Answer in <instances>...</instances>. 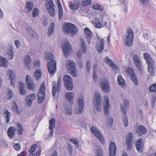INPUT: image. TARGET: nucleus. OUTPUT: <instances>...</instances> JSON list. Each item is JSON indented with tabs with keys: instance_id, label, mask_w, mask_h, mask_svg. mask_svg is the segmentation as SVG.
I'll return each instance as SVG.
<instances>
[{
	"instance_id": "f03ea898",
	"label": "nucleus",
	"mask_w": 156,
	"mask_h": 156,
	"mask_svg": "<svg viewBox=\"0 0 156 156\" xmlns=\"http://www.w3.org/2000/svg\"><path fill=\"white\" fill-rule=\"evenodd\" d=\"M44 82L41 85L38 94L37 102L39 104L41 103L44 100L45 96V87Z\"/></svg>"
},
{
	"instance_id": "b1692460",
	"label": "nucleus",
	"mask_w": 156,
	"mask_h": 156,
	"mask_svg": "<svg viewBox=\"0 0 156 156\" xmlns=\"http://www.w3.org/2000/svg\"><path fill=\"white\" fill-rule=\"evenodd\" d=\"M105 62L108 65L113 67L114 68H118V66L115 64L112 60L109 59L108 57H105Z\"/></svg>"
},
{
	"instance_id": "4be33fe9",
	"label": "nucleus",
	"mask_w": 156,
	"mask_h": 156,
	"mask_svg": "<svg viewBox=\"0 0 156 156\" xmlns=\"http://www.w3.org/2000/svg\"><path fill=\"white\" fill-rule=\"evenodd\" d=\"M55 127V120L54 119H51L49 122V129H50L49 136H52L53 135V129Z\"/></svg>"
},
{
	"instance_id": "39448f33",
	"label": "nucleus",
	"mask_w": 156,
	"mask_h": 156,
	"mask_svg": "<svg viewBox=\"0 0 156 156\" xmlns=\"http://www.w3.org/2000/svg\"><path fill=\"white\" fill-rule=\"evenodd\" d=\"M133 39V33L132 30L130 29L127 31L126 36L124 39L125 44L128 46H131Z\"/></svg>"
},
{
	"instance_id": "774afa93",
	"label": "nucleus",
	"mask_w": 156,
	"mask_h": 156,
	"mask_svg": "<svg viewBox=\"0 0 156 156\" xmlns=\"http://www.w3.org/2000/svg\"><path fill=\"white\" fill-rule=\"evenodd\" d=\"M96 156H103V151L101 149H98L97 151Z\"/></svg>"
},
{
	"instance_id": "cd10ccee",
	"label": "nucleus",
	"mask_w": 156,
	"mask_h": 156,
	"mask_svg": "<svg viewBox=\"0 0 156 156\" xmlns=\"http://www.w3.org/2000/svg\"><path fill=\"white\" fill-rule=\"evenodd\" d=\"M19 93L22 95H25L27 92L26 90L25 89L24 87L22 82H20L19 83Z\"/></svg>"
},
{
	"instance_id": "0e129e2a",
	"label": "nucleus",
	"mask_w": 156,
	"mask_h": 156,
	"mask_svg": "<svg viewBox=\"0 0 156 156\" xmlns=\"http://www.w3.org/2000/svg\"><path fill=\"white\" fill-rule=\"evenodd\" d=\"M8 72L9 73V77L10 79H14V73L13 71L10 69L8 70Z\"/></svg>"
},
{
	"instance_id": "9d476101",
	"label": "nucleus",
	"mask_w": 156,
	"mask_h": 156,
	"mask_svg": "<svg viewBox=\"0 0 156 156\" xmlns=\"http://www.w3.org/2000/svg\"><path fill=\"white\" fill-rule=\"evenodd\" d=\"M62 49L65 56L71 54L72 52L71 46L69 42H65L63 44Z\"/></svg>"
},
{
	"instance_id": "473e14b6",
	"label": "nucleus",
	"mask_w": 156,
	"mask_h": 156,
	"mask_svg": "<svg viewBox=\"0 0 156 156\" xmlns=\"http://www.w3.org/2000/svg\"><path fill=\"white\" fill-rule=\"evenodd\" d=\"M7 54L9 59L12 60L13 59L14 56V51L12 47H9L7 51Z\"/></svg>"
},
{
	"instance_id": "ddd939ff",
	"label": "nucleus",
	"mask_w": 156,
	"mask_h": 156,
	"mask_svg": "<svg viewBox=\"0 0 156 156\" xmlns=\"http://www.w3.org/2000/svg\"><path fill=\"white\" fill-rule=\"evenodd\" d=\"M109 156H116L117 153V147L115 143L111 142L109 147Z\"/></svg>"
},
{
	"instance_id": "4468645a",
	"label": "nucleus",
	"mask_w": 156,
	"mask_h": 156,
	"mask_svg": "<svg viewBox=\"0 0 156 156\" xmlns=\"http://www.w3.org/2000/svg\"><path fill=\"white\" fill-rule=\"evenodd\" d=\"M25 81L27 88L30 90H33L35 88L34 81L27 75L26 77Z\"/></svg>"
},
{
	"instance_id": "603ef678",
	"label": "nucleus",
	"mask_w": 156,
	"mask_h": 156,
	"mask_svg": "<svg viewBox=\"0 0 156 156\" xmlns=\"http://www.w3.org/2000/svg\"><path fill=\"white\" fill-rule=\"evenodd\" d=\"M141 5L144 6L147 5L149 4L148 0H139Z\"/></svg>"
},
{
	"instance_id": "13d9d810",
	"label": "nucleus",
	"mask_w": 156,
	"mask_h": 156,
	"mask_svg": "<svg viewBox=\"0 0 156 156\" xmlns=\"http://www.w3.org/2000/svg\"><path fill=\"white\" fill-rule=\"evenodd\" d=\"M37 145L35 144H33L31 146L30 149L29 150V151L30 153H32L35 151L36 150Z\"/></svg>"
},
{
	"instance_id": "a878e982",
	"label": "nucleus",
	"mask_w": 156,
	"mask_h": 156,
	"mask_svg": "<svg viewBox=\"0 0 156 156\" xmlns=\"http://www.w3.org/2000/svg\"><path fill=\"white\" fill-rule=\"evenodd\" d=\"M4 118L6 120V122H9L10 120L11 117V114L7 109L4 110L3 113Z\"/></svg>"
},
{
	"instance_id": "412c9836",
	"label": "nucleus",
	"mask_w": 156,
	"mask_h": 156,
	"mask_svg": "<svg viewBox=\"0 0 156 156\" xmlns=\"http://www.w3.org/2000/svg\"><path fill=\"white\" fill-rule=\"evenodd\" d=\"M147 132V129L145 127L141 125L139 126L136 131L137 133L139 135H142L146 133Z\"/></svg>"
},
{
	"instance_id": "37998d69",
	"label": "nucleus",
	"mask_w": 156,
	"mask_h": 156,
	"mask_svg": "<svg viewBox=\"0 0 156 156\" xmlns=\"http://www.w3.org/2000/svg\"><path fill=\"white\" fill-rule=\"evenodd\" d=\"M68 72L70 73L71 75L73 76H76L77 73L78 71L77 69H68Z\"/></svg>"
},
{
	"instance_id": "1a4fd4ad",
	"label": "nucleus",
	"mask_w": 156,
	"mask_h": 156,
	"mask_svg": "<svg viewBox=\"0 0 156 156\" xmlns=\"http://www.w3.org/2000/svg\"><path fill=\"white\" fill-rule=\"evenodd\" d=\"M134 140L133 135L132 133L129 132L126 136V140L127 145L126 150L128 151H130L132 148V143Z\"/></svg>"
},
{
	"instance_id": "2f4dec72",
	"label": "nucleus",
	"mask_w": 156,
	"mask_h": 156,
	"mask_svg": "<svg viewBox=\"0 0 156 156\" xmlns=\"http://www.w3.org/2000/svg\"><path fill=\"white\" fill-rule=\"evenodd\" d=\"M66 66L69 67V68H76V65L75 62L72 60H68L66 63Z\"/></svg>"
},
{
	"instance_id": "49530a36",
	"label": "nucleus",
	"mask_w": 156,
	"mask_h": 156,
	"mask_svg": "<svg viewBox=\"0 0 156 156\" xmlns=\"http://www.w3.org/2000/svg\"><path fill=\"white\" fill-rule=\"evenodd\" d=\"M122 122L124 123V125L125 127H126L128 124V117L126 115V114L123 117Z\"/></svg>"
},
{
	"instance_id": "f704fd0d",
	"label": "nucleus",
	"mask_w": 156,
	"mask_h": 156,
	"mask_svg": "<svg viewBox=\"0 0 156 156\" xmlns=\"http://www.w3.org/2000/svg\"><path fill=\"white\" fill-rule=\"evenodd\" d=\"M58 15L59 19L61 20L63 16V11L62 10V7L61 4L59 2V3H58Z\"/></svg>"
},
{
	"instance_id": "680f3d73",
	"label": "nucleus",
	"mask_w": 156,
	"mask_h": 156,
	"mask_svg": "<svg viewBox=\"0 0 156 156\" xmlns=\"http://www.w3.org/2000/svg\"><path fill=\"white\" fill-rule=\"evenodd\" d=\"M108 125L110 126H112L113 125V119L112 118H108Z\"/></svg>"
},
{
	"instance_id": "4d7b16f0",
	"label": "nucleus",
	"mask_w": 156,
	"mask_h": 156,
	"mask_svg": "<svg viewBox=\"0 0 156 156\" xmlns=\"http://www.w3.org/2000/svg\"><path fill=\"white\" fill-rule=\"evenodd\" d=\"M149 90L151 92H156V84L151 85L149 87Z\"/></svg>"
},
{
	"instance_id": "ea45409f",
	"label": "nucleus",
	"mask_w": 156,
	"mask_h": 156,
	"mask_svg": "<svg viewBox=\"0 0 156 156\" xmlns=\"http://www.w3.org/2000/svg\"><path fill=\"white\" fill-rule=\"evenodd\" d=\"M26 7L27 11L30 12L32 10L34 7L33 4L30 2H28L26 4Z\"/></svg>"
},
{
	"instance_id": "052dcab7",
	"label": "nucleus",
	"mask_w": 156,
	"mask_h": 156,
	"mask_svg": "<svg viewBox=\"0 0 156 156\" xmlns=\"http://www.w3.org/2000/svg\"><path fill=\"white\" fill-rule=\"evenodd\" d=\"M33 64L35 67H39L40 65V61L39 60L34 61L33 62Z\"/></svg>"
},
{
	"instance_id": "864d4df0",
	"label": "nucleus",
	"mask_w": 156,
	"mask_h": 156,
	"mask_svg": "<svg viewBox=\"0 0 156 156\" xmlns=\"http://www.w3.org/2000/svg\"><path fill=\"white\" fill-rule=\"evenodd\" d=\"M65 108L69 115H71L72 113V108L71 106H65Z\"/></svg>"
},
{
	"instance_id": "58836bf2",
	"label": "nucleus",
	"mask_w": 156,
	"mask_h": 156,
	"mask_svg": "<svg viewBox=\"0 0 156 156\" xmlns=\"http://www.w3.org/2000/svg\"><path fill=\"white\" fill-rule=\"evenodd\" d=\"M55 25V23H54L52 22L51 23L50 26L48 30V34L49 36H51V35L53 33L54 30V27Z\"/></svg>"
},
{
	"instance_id": "8fccbe9b",
	"label": "nucleus",
	"mask_w": 156,
	"mask_h": 156,
	"mask_svg": "<svg viewBox=\"0 0 156 156\" xmlns=\"http://www.w3.org/2000/svg\"><path fill=\"white\" fill-rule=\"evenodd\" d=\"M91 0H82V4L83 6H85L91 3Z\"/></svg>"
},
{
	"instance_id": "e433bc0d",
	"label": "nucleus",
	"mask_w": 156,
	"mask_h": 156,
	"mask_svg": "<svg viewBox=\"0 0 156 156\" xmlns=\"http://www.w3.org/2000/svg\"><path fill=\"white\" fill-rule=\"evenodd\" d=\"M24 61L25 63L26 66L30 68V66L31 62V59L29 55H26L24 57Z\"/></svg>"
},
{
	"instance_id": "338daca9",
	"label": "nucleus",
	"mask_w": 156,
	"mask_h": 156,
	"mask_svg": "<svg viewBox=\"0 0 156 156\" xmlns=\"http://www.w3.org/2000/svg\"><path fill=\"white\" fill-rule=\"evenodd\" d=\"M49 73L52 75L55 74L56 71V69H48Z\"/></svg>"
},
{
	"instance_id": "bf43d9fd",
	"label": "nucleus",
	"mask_w": 156,
	"mask_h": 156,
	"mask_svg": "<svg viewBox=\"0 0 156 156\" xmlns=\"http://www.w3.org/2000/svg\"><path fill=\"white\" fill-rule=\"evenodd\" d=\"M35 76L37 78L40 77L41 76V73L39 69H37L35 72Z\"/></svg>"
},
{
	"instance_id": "aec40b11",
	"label": "nucleus",
	"mask_w": 156,
	"mask_h": 156,
	"mask_svg": "<svg viewBox=\"0 0 156 156\" xmlns=\"http://www.w3.org/2000/svg\"><path fill=\"white\" fill-rule=\"evenodd\" d=\"M35 94H33L27 96L26 99L27 105L30 106L32 103V101L35 99Z\"/></svg>"
},
{
	"instance_id": "7ed1b4c3",
	"label": "nucleus",
	"mask_w": 156,
	"mask_h": 156,
	"mask_svg": "<svg viewBox=\"0 0 156 156\" xmlns=\"http://www.w3.org/2000/svg\"><path fill=\"white\" fill-rule=\"evenodd\" d=\"M92 133L99 140L100 143L102 144H105V139L101 131L94 126H92L91 128Z\"/></svg>"
},
{
	"instance_id": "72a5a7b5",
	"label": "nucleus",
	"mask_w": 156,
	"mask_h": 156,
	"mask_svg": "<svg viewBox=\"0 0 156 156\" xmlns=\"http://www.w3.org/2000/svg\"><path fill=\"white\" fill-rule=\"evenodd\" d=\"M26 30L27 31L28 34L36 38L37 37V34L32 29L27 28H26Z\"/></svg>"
},
{
	"instance_id": "393cba45",
	"label": "nucleus",
	"mask_w": 156,
	"mask_h": 156,
	"mask_svg": "<svg viewBox=\"0 0 156 156\" xmlns=\"http://www.w3.org/2000/svg\"><path fill=\"white\" fill-rule=\"evenodd\" d=\"M74 94L73 92H67L65 94V97L67 100L70 103H73V100L74 97Z\"/></svg>"
},
{
	"instance_id": "3c124183",
	"label": "nucleus",
	"mask_w": 156,
	"mask_h": 156,
	"mask_svg": "<svg viewBox=\"0 0 156 156\" xmlns=\"http://www.w3.org/2000/svg\"><path fill=\"white\" fill-rule=\"evenodd\" d=\"M13 110L16 112L17 114H20V112L18 110V106L17 104L15 103L12 106Z\"/></svg>"
},
{
	"instance_id": "de8ad7c7",
	"label": "nucleus",
	"mask_w": 156,
	"mask_h": 156,
	"mask_svg": "<svg viewBox=\"0 0 156 156\" xmlns=\"http://www.w3.org/2000/svg\"><path fill=\"white\" fill-rule=\"evenodd\" d=\"M92 6L93 8L95 9H99L101 10H103L104 9L103 7L98 4H94Z\"/></svg>"
},
{
	"instance_id": "69168bd1",
	"label": "nucleus",
	"mask_w": 156,
	"mask_h": 156,
	"mask_svg": "<svg viewBox=\"0 0 156 156\" xmlns=\"http://www.w3.org/2000/svg\"><path fill=\"white\" fill-rule=\"evenodd\" d=\"M14 147L16 150L19 151L21 148L20 144L19 143L16 144L14 145Z\"/></svg>"
},
{
	"instance_id": "dca6fc26",
	"label": "nucleus",
	"mask_w": 156,
	"mask_h": 156,
	"mask_svg": "<svg viewBox=\"0 0 156 156\" xmlns=\"http://www.w3.org/2000/svg\"><path fill=\"white\" fill-rule=\"evenodd\" d=\"M83 31L87 42L90 44L91 38L93 36V34L90 30L87 27H86L83 29Z\"/></svg>"
},
{
	"instance_id": "5fc2aeb1",
	"label": "nucleus",
	"mask_w": 156,
	"mask_h": 156,
	"mask_svg": "<svg viewBox=\"0 0 156 156\" xmlns=\"http://www.w3.org/2000/svg\"><path fill=\"white\" fill-rule=\"evenodd\" d=\"M144 58L147 61V62L152 59L151 56L148 53H144Z\"/></svg>"
},
{
	"instance_id": "a211bd4d",
	"label": "nucleus",
	"mask_w": 156,
	"mask_h": 156,
	"mask_svg": "<svg viewBox=\"0 0 156 156\" xmlns=\"http://www.w3.org/2000/svg\"><path fill=\"white\" fill-rule=\"evenodd\" d=\"M78 105V111L77 112V114H80L83 111L84 107V101L83 98H80L77 101Z\"/></svg>"
},
{
	"instance_id": "20e7f679",
	"label": "nucleus",
	"mask_w": 156,
	"mask_h": 156,
	"mask_svg": "<svg viewBox=\"0 0 156 156\" xmlns=\"http://www.w3.org/2000/svg\"><path fill=\"white\" fill-rule=\"evenodd\" d=\"M63 80L66 88L68 90H72L73 88V84L72 78L66 75L64 76Z\"/></svg>"
},
{
	"instance_id": "7c9ffc66",
	"label": "nucleus",
	"mask_w": 156,
	"mask_h": 156,
	"mask_svg": "<svg viewBox=\"0 0 156 156\" xmlns=\"http://www.w3.org/2000/svg\"><path fill=\"white\" fill-rule=\"evenodd\" d=\"M47 68H56V62L54 59L50 61H47Z\"/></svg>"
},
{
	"instance_id": "79ce46f5",
	"label": "nucleus",
	"mask_w": 156,
	"mask_h": 156,
	"mask_svg": "<svg viewBox=\"0 0 156 156\" xmlns=\"http://www.w3.org/2000/svg\"><path fill=\"white\" fill-rule=\"evenodd\" d=\"M79 4V0H78L75 2L73 4H72L69 5V8L70 9L76 10L78 8Z\"/></svg>"
},
{
	"instance_id": "09e8293b",
	"label": "nucleus",
	"mask_w": 156,
	"mask_h": 156,
	"mask_svg": "<svg viewBox=\"0 0 156 156\" xmlns=\"http://www.w3.org/2000/svg\"><path fill=\"white\" fill-rule=\"evenodd\" d=\"M148 65V68H153L154 66V61L152 59L147 62Z\"/></svg>"
},
{
	"instance_id": "2eb2a0df",
	"label": "nucleus",
	"mask_w": 156,
	"mask_h": 156,
	"mask_svg": "<svg viewBox=\"0 0 156 156\" xmlns=\"http://www.w3.org/2000/svg\"><path fill=\"white\" fill-rule=\"evenodd\" d=\"M100 85L104 92L106 93L110 90V86L107 80L105 78L103 79L100 83Z\"/></svg>"
},
{
	"instance_id": "bb28decb",
	"label": "nucleus",
	"mask_w": 156,
	"mask_h": 156,
	"mask_svg": "<svg viewBox=\"0 0 156 156\" xmlns=\"http://www.w3.org/2000/svg\"><path fill=\"white\" fill-rule=\"evenodd\" d=\"M8 61L7 58H5L0 55V66L6 68L8 66Z\"/></svg>"
},
{
	"instance_id": "e2e57ef3",
	"label": "nucleus",
	"mask_w": 156,
	"mask_h": 156,
	"mask_svg": "<svg viewBox=\"0 0 156 156\" xmlns=\"http://www.w3.org/2000/svg\"><path fill=\"white\" fill-rule=\"evenodd\" d=\"M68 145L67 149L69 153L72 155V154L73 147L71 146V145L70 143H68Z\"/></svg>"
},
{
	"instance_id": "c03bdc74",
	"label": "nucleus",
	"mask_w": 156,
	"mask_h": 156,
	"mask_svg": "<svg viewBox=\"0 0 156 156\" xmlns=\"http://www.w3.org/2000/svg\"><path fill=\"white\" fill-rule=\"evenodd\" d=\"M101 23H100V20L98 19L96 21V23L95 24V27L97 28H100L101 27H104V25L103 24V22H101Z\"/></svg>"
},
{
	"instance_id": "f3484780",
	"label": "nucleus",
	"mask_w": 156,
	"mask_h": 156,
	"mask_svg": "<svg viewBox=\"0 0 156 156\" xmlns=\"http://www.w3.org/2000/svg\"><path fill=\"white\" fill-rule=\"evenodd\" d=\"M133 60L136 67L137 68H141L142 62L139 56L136 55H134L133 57Z\"/></svg>"
},
{
	"instance_id": "f257e3e1",
	"label": "nucleus",
	"mask_w": 156,
	"mask_h": 156,
	"mask_svg": "<svg viewBox=\"0 0 156 156\" xmlns=\"http://www.w3.org/2000/svg\"><path fill=\"white\" fill-rule=\"evenodd\" d=\"M63 31L66 34H68L69 33L75 34L77 33L76 26L69 23H66L62 25Z\"/></svg>"
},
{
	"instance_id": "f8f14e48",
	"label": "nucleus",
	"mask_w": 156,
	"mask_h": 156,
	"mask_svg": "<svg viewBox=\"0 0 156 156\" xmlns=\"http://www.w3.org/2000/svg\"><path fill=\"white\" fill-rule=\"evenodd\" d=\"M104 110L105 115L107 117L109 114V99L107 96L104 97Z\"/></svg>"
},
{
	"instance_id": "6ab92c4d",
	"label": "nucleus",
	"mask_w": 156,
	"mask_h": 156,
	"mask_svg": "<svg viewBox=\"0 0 156 156\" xmlns=\"http://www.w3.org/2000/svg\"><path fill=\"white\" fill-rule=\"evenodd\" d=\"M144 143H143V140L141 138L139 139L136 142V147L138 152H142L144 149Z\"/></svg>"
},
{
	"instance_id": "4c0bfd02",
	"label": "nucleus",
	"mask_w": 156,
	"mask_h": 156,
	"mask_svg": "<svg viewBox=\"0 0 156 156\" xmlns=\"http://www.w3.org/2000/svg\"><path fill=\"white\" fill-rule=\"evenodd\" d=\"M45 58L48 60L50 61L54 59V58L52 53L51 52L46 51L45 52Z\"/></svg>"
},
{
	"instance_id": "a18cd8bd",
	"label": "nucleus",
	"mask_w": 156,
	"mask_h": 156,
	"mask_svg": "<svg viewBox=\"0 0 156 156\" xmlns=\"http://www.w3.org/2000/svg\"><path fill=\"white\" fill-rule=\"evenodd\" d=\"M80 41L82 46L81 50L83 53H85L86 52V48L85 43L83 39H81Z\"/></svg>"
},
{
	"instance_id": "c85d7f7f",
	"label": "nucleus",
	"mask_w": 156,
	"mask_h": 156,
	"mask_svg": "<svg viewBox=\"0 0 156 156\" xmlns=\"http://www.w3.org/2000/svg\"><path fill=\"white\" fill-rule=\"evenodd\" d=\"M124 105L121 106V110L123 112L125 115L126 114V109L127 107L129 105V101L126 100L124 99Z\"/></svg>"
},
{
	"instance_id": "a19ab883",
	"label": "nucleus",
	"mask_w": 156,
	"mask_h": 156,
	"mask_svg": "<svg viewBox=\"0 0 156 156\" xmlns=\"http://www.w3.org/2000/svg\"><path fill=\"white\" fill-rule=\"evenodd\" d=\"M16 126L18 128L17 130L18 134L19 135L22 134L23 131V129L21 124L20 123H17L16 124Z\"/></svg>"
},
{
	"instance_id": "c9c22d12",
	"label": "nucleus",
	"mask_w": 156,
	"mask_h": 156,
	"mask_svg": "<svg viewBox=\"0 0 156 156\" xmlns=\"http://www.w3.org/2000/svg\"><path fill=\"white\" fill-rule=\"evenodd\" d=\"M117 81L119 84L122 87H124L125 86V81L121 76H118L117 78Z\"/></svg>"
},
{
	"instance_id": "6e6d98bb",
	"label": "nucleus",
	"mask_w": 156,
	"mask_h": 156,
	"mask_svg": "<svg viewBox=\"0 0 156 156\" xmlns=\"http://www.w3.org/2000/svg\"><path fill=\"white\" fill-rule=\"evenodd\" d=\"M39 14V10L38 9L36 8H35L32 12L33 17H35L36 16L38 15Z\"/></svg>"
},
{
	"instance_id": "423d86ee",
	"label": "nucleus",
	"mask_w": 156,
	"mask_h": 156,
	"mask_svg": "<svg viewBox=\"0 0 156 156\" xmlns=\"http://www.w3.org/2000/svg\"><path fill=\"white\" fill-rule=\"evenodd\" d=\"M62 80L60 78H59L57 82V85L56 82L53 81L52 83L53 86L52 89V95L55 96L56 95V93L57 92L59 93L61 90V85Z\"/></svg>"
},
{
	"instance_id": "6e6552de",
	"label": "nucleus",
	"mask_w": 156,
	"mask_h": 156,
	"mask_svg": "<svg viewBox=\"0 0 156 156\" xmlns=\"http://www.w3.org/2000/svg\"><path fill=\"white\" fill-rule=\"evenodd\" d=\"M54 5L52 0H47L46 8L48 13L52 16H54L55 11L54 8Z\"/></svg>"
},
{
	"instance_id": "5701e85b",
	"label": "nucleus",
	"mask_w": 156,
	"mask_h": 156,
	"mask_svg": "<svg viewBox=\"0 0 156 156\" xmlns=\"http://www.w3.org/2000/svg\"><path fill=\"white\" fill-rule=\"evenodd\" d=\"M16 130V128L13 126H11L9 128L8 130V134L10 138L12 139L14 137L15 132Z\"/></svg>"
},
{
	"instance_id": "0eeeda50",
	"label": "nucleus",
	"mask_w": 156,
	"mask_h": 156,
	"mask_svg": "<svg viewBox=\"0 0 156 156\" xmlns=\"http://www.w3.org/2000/svg\"><path fill=\"white\" fill-rule=\"evenodd\" d=\"M94 99L96 102L94 104L95 108L97 111H101V105L102 104L101 98L100 94L98 92H96L94 94Z\"/></svg>"
},
{
	"instance_id": "c756f323",
	"label": "nucleus",
	"mask_w": 156,
	"mask_h": 156,
	"mask_svg": "<svg viewBox=\"0 0 156 156\" xmlns=\"http://www.w3.org/2000/svg\"><path fill=\"white\" fill-rule=\"evenodd\" d=\"M98 38L100 40V45L97 47V50L99 53H100L104 49V42L103 38L100 39L98 37Z\"/></svg>"
},
{
	"instance_id": "9b49d317",
	"label": "nucleus",
	"mask_w": 156,
	"mask_h": 156,
	"mask_svg": "<svg viewBox=\"0 0 156 156\" xmlns=\"http://www.w3.org/2000/svg\"><path fill=\"white\" fill-rule=\"evenodd\" d=\"M126 72L128 75H129L131 80L136 85L138 84V81L134 72L133 69H126Z\"/></svg>"
}]
</instances>
